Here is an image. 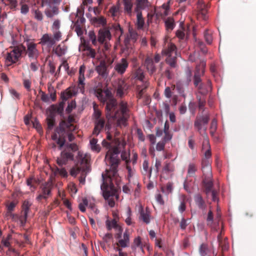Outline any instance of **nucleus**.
<instances>
[{
    "instance_id": "31",
    "label": "nucleus",
    "mask_w": 256,
    "mask_h": 256,
    "mask_svg": "<svg viewBox=\"0 0 256 256\" xmlns=\"http://www.w3.org/2000/svg\"><path fill=\"white\" fill-rule=\"evenodd\" d=\"M46 121L48 125V130H52L55 125V116L53 114H48Z\"/></svg>"
},
{
    "instance_id": "56",
    "label": "nucleus",
    "mask_w": 256,
    "mask_h": 256,
    "mask_svg": "<svg viewBox=\"0 0 256 256\" xmlns=\"http://www.w3.org/2000/svg\"><path fill=\"white\" fill-rule=\"evenodd\" d=\"M53 34V38L54 39L56 42H58L62 38V32L60 30H52Z\"/></svg>"
},
{
    "instance_id": "37",
    "label": "nucleus",
    "mask_w": 256,
    "mask_h": 256,
    "mask_svg": "<svg viewBox=\"0 0 256 256\" xmlns=\"http://www.w3.org/2000/svg\"><path fill=\"white\" fill-rule=\"evenodd\" d=\"M152 168L149 169L148 168V162L146 160L144 161L142 163V174L144 175H146V174H148L149 177L150 178L152 175Z\"/></svg>"
},
{
    "instance_id": "55",
    "label": "nucleus",
    "mask_w": 256,
    "mask_h": 256,
    "mask_svg": "<svg viewBox=\"0 0 256 256\" xmlns=\"http://www.w3.org/2000/svg\"><path fill=\"white\" fill-rule=\"evenodd\" d=\"M138 36V33L132 30H129V38L130 40H132L134 42H136L137 40Z\"/></svg>"
},
{
    "instance_id": "44",
    "label": "nucleus",
    "mask_w": 256,
    "mask_h": 256,
    "mask_svg": "<svg viewBox=\"0 0 256 256\" xmlns=\"http://www.w3.org/2000/svg\"><path fill=\"white\" fill-rule=\"evenodd\" d=\"M94 24H98L102 26H105L106 24V20L103 16L94 17L92 18Z\"/></svg>"
},
{
    "instance_id": "19",
    "label": "nucleus",
    "mask_w": 256,
    "mask_h": 256,
    "mask_svg": "<svg viewBox=\"0 0 256 256\" xmlns=\"http://www.w3.org/2000/svg\"><path fill=\"white\" fill-rule=\"evenodd\" d=\"M111 36L110 31L106 29H101L98 32V40L102 44L106 38H110Z\"/></svg>"
},
{
    "instance_id": "57",
    "label": "nucleus",
    "mask_w": 256,
    "mask_h": 256,
    "mask_svg": "<svg viewBox=\"0 0 256 256\" xmlns=\"http://www.w3.org/2000/svg\"><path fill=\"white\" fill-rule=\"evenodd\" d=\"M88 205V200L86 198H84L82 202L78 204V208L82 212L86 211V206Z\"/></svg>"
},
{
    "instance_id": "13",
    "label": "nucleus",
    "mask_w": 256,
    "mask_h": 256,
    "mask_svg": "<svg viewBox=\"0 0 256 256\" xmlns=\"http://www.w3.org/2000/svg\"><path fill=\"white\" fill-rule=\"evenodd\" d=\"M149 86V82H142V84H137L136 86V98L138 99H140L144 98V96L147 88Z\"/></svg>"
},
{
    "instance_id": "42",
    "label": "nucleus",
    "mask_w": 256,
    "mask_h": 256,
    "mask_svg": "<svg viewBox=\"0 0 256 256\" xmlns=\"http://www.w3.org/2000/svg\"><path fill=\"white\" fill-rule=\"evenodd\" d=\"M148 0H137L136 7L135 9L136 12H138L140 9H144L148 6Z\"/></svg>"
},
{
    "instance_id": "34",
    "label": "nucleus",
    "mask_w": 256,
    "mask_h": 256,
    "mask_svg": "<svg viewBox=\"0 0 256 256\" xmlns=\"http://www.w3.org/2000/svg\"><path fill=\"white\" fill-rule=\"evenodd\" d=\"M202 170L205 178L210 179L212 176V168L210 164H206V166H202Z\"/></svg>"
},
{
    "instance_id": "2",
    "label": "nucleus",
    "mask_w": 256,
    "mask_h": 256,
    "mask_svg": "<svg viewBox=\"0 0 256 256\" xmlns=\"http://www.w3.org/2000/svg\"><path fill=\"white\" fill-rule=\"evenodd\" d=\"M94 92L102 102L104 104L106 102V118L108 120L112 118L116 120L118 126H126L130 116V111L127 102L121 100L118 103L108 90H102L96 87L94 88Z\"/></svg>"
},
{
    "instance_id": "29",
    "label": "nucleus",
    "mask_w": 256,
    "mask_h": 256,
    "mask_svg": "<svg viewBox=\"0 0 256 256\" xmlns=\"http://www.w3.org/2000/svg\"><path fill=\"white\" fill-rule=\"evenodd\" d=\"M204 192L208 195V194L213 190V182L210 179L204 178L203 180Z\"/></svg>"
},
{
    "instance_id": "23",
    "label": "nucleus",
    "mask_w": 256,
    "mask_h": 256,
    "mask_svg": "<svg viewBox=\"0 0 256 256\" xmlns=\"http://www.w3.org/2000/svg\"><path fill=\"white\" fill-rule=\"evenodd\" d=\"M104 125L105 121L104 119L100 118L96 120L93 134L98 135L100 131L104 128Z\"/></svg>"
},
{
    "instance_id": "18",
    "label": "nucleus",
    "mask_w": 256,
    "mask_h": 256,
    "mask_svg": "<svg viewBox=\"0 0 256 256\" xmlns=\"http://www.w3.org/2000/svg\"><path fill=\"white\" fill-rule=\"evenodd\" d=\"M64 102H60L58 106L52 105L50 108V114H53L56 117V114H62L64 111Z\"/></svg>"
},
{
    "instance_id": "33",
    "label": "nucleus",
    "mask_w": 256,
    "mask_h": 256,
    "mask_svg": "<svg viewBox=\"0 0 256 256\" xmlns=\"http://www.w3.org/2000/svg\"><path fill=\"white\" fill-rule=\"evenodd\" d=\"M165 26L166 30L171 31L175 26L174 21L173 18L169 17L164 20Z\"/></svg>"
},
{
    "instance_id": "12",
    "label": "nucleus",
    "mask_w": 256,
    "mask_h": 256,
    "mask_svg": "<svg viewBox=\"0 0 256 256\" xmlns=\"http://www.w3.org/2000/svg\"><path fill=\"white\" fill-rule=\"evenodd\" d=\"M56 42V40L51 34H46L42 36L40 44L42 46H46L48 48H50L54 45Z\"/></svg>"
},
{
    "instance_id": "22",
    "label": "nucleus",
    "mask_w": 256,
    "mask_h": 256,
    "mask_svg": "<svg viewBox=\"0 0 256 256\" xmlns=\"http://www.w3.org/2000/svg\"><path fill=\"white\" fill-rule=\"evenodd\" d=\"M58 8L56 6H50L46 8L44 11L46 16L49 18H52L55 16L58 15Z\"/></svg>"
},
{
    "instance_id": "11",
    "label": "nucleus",
    "mask_w": 256,
    "mask_h": 256,
    "mask_svg": "<svg viewBox=\"0 0 256 256\" xmlns=\"http://www.w3.org/2000/svg\"><path fill=\"white\" fill-rule=\"evenodd\" d=\"M128 66V62L126 58H122L119 62L116 64L114 70L118 74L122 75L126 71Z\"/></svg>"
},
{
    "instance_id": "43",
    "label": "nucleus",
    "mask_w": 256,
    "mask_h": 256,
    "mask_svg": "<svg viewBox=\"0 0 256 256\" xmlns=\"http://www.w3.org/2000/svg\"><path fill=\"white\" fill-rule=\"evenodd\" d=\"M32 204L27 200H25L22 204V210L21 214H28Z\"/></svg>"
},
{
    "instance_id": "58",
    "label": "nucleus",
    "mask_w": 256,
    "mask_h": 256,
    "mask_svg": "<svg viewBox=\"0 0 256 256\" xmlns=\"http://www.w3.org/2000/svg\"><path fill=\"white\" fill-rule=\"evenodd\" d=\"M28 218V214H24L20 213V215L19 216L18 221L20 222V226H24Z\"/></svg>"
},
{
    "instance_id": "26",
    "label": "nucleus",
    "mask_w": 256,
    "mask_h": 256,
    "mask_svg": "<svg viewBox=\"0 0 256 256\" xmlns=\"http://www.w3.org/2000/svg\"><path fill=\"white\" fill-rule=\"evenodd\" d=\"M194 200L198 208L202 210L205 209L206 204L204 200L200 194H196L194 196Z\"/></svg>"
},
{
    "instance_id": "48",
    "label": "nucleus",
    "mask_w": 256,
    "mask_h": 256,
    "mask_svg": "<svg viewBox=\"0 0 256 256\" xmlns=\"http://www.w3.org/2000/svg\"><path fill=\"white\" fill-rule=\"evenodd\" d=\"M53 171L56 174H58L64 178L68 176V172L64 168L56 167Z\"/></svg>"
},
{
    "instance_id": "10",
    "label": "nucleus",
    "mask_w": 256,
    "mask_h": 256,
    "mask_svg": "<svg viewBox=\"0 0 256 256\" xmlns=\"http://www.w3.org/2000/svg\"><path fill=\"white\" fill-rule=\"evenodd\" d=\"M86 70V66L84 65H82L80 66L79 69V76L78 81V88L80 90V92L84 94L85 92V77L84 72Z\"/></svg>"
},
{
    "instance_id": "32",
    "label": "nucleus",
    "mask_w": 256,
    "mask_h": 256,
    "mask_svg": "<svg viewBox=\"0 0 256 256\" xmlns=\"http://www.w3.org/2000/svg\"><path fill=\"white\" fill-rule=\"evenodd\" d=\"M136 15V27L138 30H141L143 28L144 20L142 16V13L140 12H137Z\"/></svg>"
},
{
    "instance_id": "24",
    "label": "nucleus",
    "mask_w": 256,
    "mask_h": 256,
    "mask_svg": "<svg viewBox=\"0 0 256 256\" xmlns=\"http://www.w3.org/2000/svg\"><path fill=\"white\" fill-rule=\"evenodd\" d=\"M140 218L144 222L148 224L150 222V214L148 211L146 210H144L141 206L140 210Z\"/></svg>"
},
{
    "instance_id": "63",
    "label": "nucleus",
    "mask_w": 256,
    "mask_h": 256,
    "mask_svg": "<svg viewBox=\"0 0 256 256\" xmlns=\"http://www.w3.org/2000/svg\"><path fill=\"white\" fill-rule=\"evenodd\" d=\"M197 43L202 52L203 54H206L208 52V50L206 47L204 43L202 42L200 40L198 41Z\"/></svg>"
},
{
    "instance_id": "64",
    "label": "nucleus",
    "mask_w": 256,
    "mask_h": 256,
    "mask_svg": "<svg viewBox=\"0 0 256 256\" xmlns=\"http://www.w3.org/2000/svg\"><path fill=\"white\" fill-rule=\"evenodd\" d=\"M34 18L38 20L42 21L43 19L42 12L38 10L34 11Z\"/></svg>"
},
{
    "instance_id": "59",
    "label": "nucleus",
    "mask_w": 256,
    "mask_h": 256,
    "mask_svg": "<svg viewBox=\"0 0 256 256\" xmlns=\"http://www.w3.org/2000/svg\"><path fill=\"white\" fill-rule=\"evenodd\" d=\"M72 96V93L70 90H66L61 94V98L63 100H66L68 98Z\"/></svg>"
},
{
    "instance_id": "54",
    "label": "nucleus",
    "mask_w": 256,
    "mask_h": 256,
    "mask_svg": "<svg viewBox=\"0 0 256 256\" xmlns=\"http://www.w3.org/2000/svg\"><path fill=\"white\" fill-rule=\"evenodd\" d=\"M204 145H206L208 148V149L206 151V152L204 153V156L206 158L205 159H208V158H210L212 156V153H211L210 148V146L208 142V141L204 142H203L202 146L204 147Z\"/></svg>"
},
{
    "instance_id": "41",
    "label": "nucleus",
    "mask_w": 256,
    "mask_h": 256,
    "mask_svg": "<svg viewBox=\"0 0 256 256\" xmlns=\"http://www.w3.org/2000/svg\"><path fill=\"white\" fill-rule=\"evenodd\" d=\"M2 2L6 6H9L12 10H16L18 6L17 0H2Z\"/></svg>"
},
{
    "instance_id": "50",
    "label": "nucleus",
    "mask_w": 256,
    "mask_h": 256,
    "mask_svg": "<svg viewBox=\"0 0 256 256\" xmlns=\"http://www.w3.org/2000/svg\"><path fill=\"white\" fill-rule=\"evenodd\" d=\"M184 189L188 192H191L192 188V180H189V178H186L184 183Z\"/></svg>"
},
{
    "instance_id": "5",
    "label": "nucleus",
    "mask_w": 256,
    "mask_h": 256,
    "mask_svg": "<svg viewBox=\"0 0 256 256\" xmlns=\"http://www.w3.org/2000/svg\"><path fill=\"white\" fill-rule=\"evenodd\" d=\"M24 50H25V46L22 44L14 47L10 52L7 54L6 60L12 63H16L21 56Z\"/></svg>"
},
{
    "instance_id": "35",
    "label": "nucleus",
    "mask_w": 256,
    "mask_h": 256,
    "mask_svg": "<svg viewBox=\"0 0 256 256\" xmlns=\"http://www.w3.org/2000/svg\"><path fill=\"white\" fill-rule=\"evenodd\" d=\"M26 183L28 186H30L32 190H34L36 188L38 180L34 176H32L27 178Z\"/></svg>"
},
{
    "instance_id": "14",
    "label": "nucleus",
    "mask_w": 256,
    "mask_h": 256,
    "mask_svg": "<svg viewBox=\"0 0 256 256\" xmlns=\"http://www.w3.org/2000/svg\"><path fill=\"white\" fill-rule=\"evenodd\" d=\"M144 66L150 75L156 71V68L154 64L153 58L152 56H146L144 60Z\"/></svg>"
},
{
    "instance_id": "6",
    "label": "nucleus",
    "mask_w": 256,
    "mask_h": 256,
    "mask_svg": "<svg viewBox=\"0 0 256 256\" xmlns=\"http://www.w3.org/2000/svg\"><path fill=\"white\" fill-rule=\"evenodd\" d=\"M75 122V118L72 115H70L68 119L62 120L60 124V130L62 132L68 131H74L76 129V126L72 123Z\"/></svg>"
},
{
    "instance_id": "1",
    "label": "nucleus",
    "mask_w": 256,
    "mask_h": 256,
    "mask_svg": "<svg viewBox=\"0 0 256 256\" xmlns=\"http://www.w3.org/2000/svg\"><path fill=\"white\" fill-rule=\"evenodd\" d=\"M102 145L108 149L105 156V160L106 164L110 166V168L106 170L104 174H102L103 182L100 188L104 198L110 206L112 208L115 205V200L118 198V196L114 188L112 181L114 179L118 180L117 168L120 162L118 155L125 144L122 143L118 140L116 142V146L112 147L110 142L103 140Z\"/></svg>"
},
{
    "instance_id": "62",
    "label": "nucleus",
    "mask_w": 256,
    "mask_h": 256,
    "mask_svg": "<svg viewBox=\"0 0 256 256\" xmlns=\"http://www.w3.org/2000/svg\"><path fill=\"white\" fill-rule=\"evenodd\" d=\"M76 102L74 101H72L70 103L68 104L66 108V112L68 114L70 113L72 110L76 108Z\"/></svg>"
},
{
    "instance_id": "30",
    "label": "nucleus",
    "mask_w": 256,
    "mask_h": 256,
    "mask_svg": "<svg viewBox=\"0 0 256 256\" xmlns=\"http://www.w3.org/2000/svg\"><path fill=\"white\" fill-rule=\"evenodd\" d=\"M197 166L194 163H190L188 166V172L186 178L194 177L196 172L197 171Z\"/></svg>"
},
{
    "instance_id": "21",
    "label": "nucleus",
    "mask_w": 256,
    "mask_h": 256,
    "mask_svg": "<svg viewBox=\"0 0 256 256\" xmlns=\"http://www.w3.org/2000/svg\"><path fill=\"white\" fill-rule=\"evenodd\" d=\"M202 76H198V74H194V84L196 87L198 88V89L200 90V92L204 94H206L208 90H207L206 92H203L202 90L203 88L204 84L202 82L201 77Z\"/></svg>"
},
{
    "instance_id": "27",
    "label": "nucleus",
    "mask_w": 256,
    "mask_h": 256,
    "mask_svg": "<svg viewBox=\"0 0 256 256\" xmlns=\"http://www.w3.org/2000/svg\"><path fill=\"white\" fill-rule=\"evenodd\" d=\"M66 50L67 47L64 42H62L57 46L54 50L55 54L58 56H61L64 55L66 54Z\"/></svg>"
},
{
    "instance_id": "4",
    "label": "nucleus",
    "mask_w": 256,
    "mask_h": 256,
    "mask_svg": "<svg viewBox=\"0 0 256 256\" xmlns=\"http://www.w3.org/2000/svg\"><path fill=\"white\" fill-rule=\"evenodd\" d=\"M64 148L61 152L60 157L57 158L56 162L60 166L66 165L68 160H73V153L78 150V146L76 144H64Z\"/></svg>"
},
{
    "instance_id": "61",
    "label": "nucleus",
    "mask_w": 256,
    "mask_h": 256,
    "mask_svg": "<svg viewBox=\"0 0 256 256\" xmlns=\"http://www.w3.org/2000/svg\"><path fill=\"white\" fill-rule=\"evenodd\" d=\"M130 154L126 151H122L121 154V158L122 160H125L126 164H129L130 160H129Z\"/></svg>"
},
{
    "instance_id": "17",
    "label": "nucleus",
    "mask_w": 256,
    "mask_h": 256,
    "mask_svg": "<svg viewBox=\"0 0 256 256\" xmlns=\"http://www.w3.org/2000/svg\"><path fill=\"white\" fill-rule=\"evenodd\" d=\"M162 54L167 56H174L173 54H176V47L174 44L169 43L166 48L162 50Z\"/></svg>"
},
{
    "instance_id": "49",
    "label": "nucleus",
    "mask_w": 256,
    "mask_h": 256,
    "mask_svg": "<svg viewBox=\"0 0 256 256\" xmlns=\"http://www.w3.org/2000/svg\"><path fill=\"white\" fill-rule=\"evenodd\" d=\"M84 50L86 52V55L90 58H94L96 57V50L89 46H84Z\"/></svg>"
},
{
    "instance_id": "3",
    "label": "nucleus",
    "mask_w": 256,
    "mask_h": 256,
    "mask_svg": "<svg viewBox=\"0 0 256 256\" xmlns=\"http://www.w3.org/2000/svg\"><path fill=\"white\" fill-rule=\"evenodd\" d=\"M90 160L89 155L87 154L83 155L78 152V162L70 170V174L72 176L76 177L78 174H80L79 182L82 184L85 183L86 178L90 170L88 164Z\"/></svg>"
},
{
    "instance_id": "36",
    "label": "nucleus",
    "mask_w": 256,
    "mask_h": 256,
    "mask_svg": "<svg viewBox=\"0 0 256 256\" xmlns=\"http://www.w3.org/2000/svg\"><path fill=\"white\" fill-rule=\"evenodd\" d=\"M205 66L206 62H202L200 64L196 66L194 72V74H198V76H202L204 73Z\"/></svg>"
},
{
    "instance_id": "52",
    "label": "nucleus",
    "mask_w": 256,
    "mask_h": 256,
    "mask_svg": "<svg viewBox=\"0 0 256 256\" xmlns=\"http://www.w3.org/2000/svg\"><path fill=\"white\" fill-rule=\"evenodd\" d=\"M202 121L200 118V117H197L195 120L194 123V127L197 128L198 132H200V134H201L202 133Z\"/></svg>"
},
{
    "instance_id": "8",
    "label": "nucleus",
    "mask_w": 256,
    "mask_h": 256,
    "mask_svg": "<svg viewBox=\"0 0 256 256\" xmlns=\"http://www.w3.org/2000/svg\"><path fill=\"white\" fill-rule=\"evenodd\" d=\"M106 226L108 230H110L112 228L114 230L116 233L117 238H121L122 228L118 224L116 218L109 219L108 218L106 221Z\"/></svg>"
},
{
    "instance_id": "28",
    "label": "nucleus",
    "mask_w": 256,
    "mask_h": 256,
    "mask_svg": "<svg viewBox=\"0 0 256 256\" xmlns=\"http://www.w3.org/2000/svg\"><path fill=\"white\" fill-rule=\"evenodd\" d=\"M120 3L118 1L116 5L112 6L108 10V12L110 14V16L113 18L117 16L118 14L120 12Z\"/></svg>"
},
{
    "instance_id": "47",
    "label": "nucleus",
    "mask_w": 256,
    "mask_h": 256,
    "mask_svg": "<svg viewBox=\"0 0 256 256\" xmlns=\"http://www.w3.org/2000/svg\"><path fill=\"white\" fill-rule=\"evenodd\" d=\"M98 140L93 138L90 140V144L92 150L96 152H99L100 150V147L98 144H97Z\"/></svg>"
},
{
    "instance_id": "40",
    "label": "nucleus",
    "mask_w": 256,
    "mask_h": 256,
    "mask_svg": "<svg viewBox=\"0 0 256 256\" xmlns=\"http://www.w3.org/2000/svg\"><path fill=\"white\" fill-rule=\"evenodd\" d=\"M134 76L135 78L140 81V84H142V82H145L144 80V76L143 71L140 68H136L134 72Z\"/></svg>"
},
{
    "instance_id": "46",
    "label": "nucleus",
    "mask_w": 256,
    "mask_h": 256,
    "mask_svg": "<svg viewBox=\"0 0 256 256\" xmlns=\"http://www.w3.org/2000/svg\"><path fill=\"white\" fill-rule=\"evenodd\" d=\"M175 89V86L174 84L172 85L171 86H166L165 88V90H164V96L168 98H171L173 96V90Z\"/></svg>"
},
{
    "instance_id": "16",
    "label": "nucleus",
    "mask_w": 256,
    "mask_h": 256,
    "mask_svg": "<svg viewBox=\"0 0 256 256\" xmlns=\"http://www.w3.org/2000/svg\"><path fill=\"white\" fill-rule=\"evenodd\" d=\"M128 89V86L124 80H119L118 82L116 88V95L120 97H122L124 92Z\"/></svg>"
},
{
    "instance_id": "60",
    "label": "nucleus",
    "mask_w": 256,
    "mask_h": 256,
    "mask_svg": "<svg viewBox=\"0 0 256 256\" xmlns=\"http://www.w3.org/2000/svg\"><path fill=\"white\" fill-rule=\"evenodd\" d=\"M214 220L213 213L211 210H210L208 212V216L206 218L207 224L211 226Z\"/></svg>"
},
{
    "instance_id": "7",
    "label": "nucleus",
    "mask_w": 256,
    "mask_h": 256,
    "mask_svg": "<svg viewBox=\"0 0 256 256\" xmlns=\"http://www.w3.org/2000/svg\"><path fill=\"white\" fill-rule=\"evenodd\" d=\"M37 44L33 42H27L26 48L25 46V52L31 60H36L38 58L40 52L37 49Z\"/></svg>"
},
{
    "instance_id": "15",
    "label": "nucleus",
    "mask_w": 256,
    "mask_h": 256,
    "mask_svg": "<svg viewBox=\"0 0 256 256\" xmlns=\"http://www.w3.org/2000/svg\"><path fill=\"white\" fill-rule=\"evenodd\" d=\"M108 66L104 60H101L100 64L96 68V70L100 76H106L108 73Z\"/></svg>"
},
{
    "instance_id": "38",
    "label": "nucleus",
    "mask_w": 256,
    "mask_h": 256,
    "mask_svg": "<svg viewBox=\"0 0 256 256\" xmlns=\"http://www.w3.org/2000/svg\"><path fill=\"white\" fill-rule=\"evenodd\" d=\"M166 62L171 68H176V54L172 56H168L166 60Z\"/></svg>"
},
{
    "instance_id": "9",
    "label": "nucleus",
    "mask_w": 256,
    "mask_h": 256,
    "mask_svg": "<svg viewBox=\"0 0 256 256\" xmlns=\"http://www.w3.org/2000/svg\"><path fill=\"white\" fill-rule=\"evenodd\" d=\"M52 189L51 184L46 183L43 184L42 186V192L36 198V200L40 202L42 199L46 200L52 194Z\"/></svg>"
},
{
    "instance_id": "45",
    "label": "nucleus",
    "mask_w": 256,
    "mask_h": 256,
    "mask_svg": "<svg viewBox=\"0 0 256 256\" xmlns=\"http://www.w3.org/2000/svg\"><path fill=\"white\" fill-rule=\"evenodd\" d=\"M204 38L207 44H210L213 40L212 32L208 30H205L204 32Z\"/></svg>"
},
{
    "instance_id": "53",
    "label": "nucleus",
    "mask_w": 256,
    "mask_h": 256,
    "mask_svg": "<svg viewBox=\"0 0 256 256\" xmlns=\"http://www.w3.org/2000/svg\"><path fill=\"white\" fill-rule=\"evenodd\" d=\"M217 129V122L216 119H213L210 124V134L214 136Z\"/></svg>"
},
{
    "instance_id": "51",
    "label": "nucleus",
    "mask_w": 256,
    "mask_h": 256,
    "mask_svg": "<svg viewBox=\"0 0 256 256\" xmlns=\"http://www.w3.org/2000/svg\"><path fill=\"white\" fill-rule=\"evenodd\" d=\"M186 82L188 84L192 81V72L189 67H186L185 70Z\"/></svg>"
},
{
    "instance_id": "39",
    "label": "nucleus",
    "mask_w": 256,
    "mask_h": 256,
    "mask_svg": "<svg viewBox=\"0 0 256 256\" xmlns=\"http://www.w3.org/2000/svg\"><path fill=\"white\" fill-rule=\"evenodd\" d=\"M174 86L178 93L185 98H186V95L184 93V88L182 84L180 82H178L176 84H174Z\"/></svg>"
},
{
    "instance_id": "25",
    "label": "nucleus",
    "mask_w": 256,
    "mask_h": 256,
    "mask_svg": "<svg viewBox=\"0 0 256 256\" xmlns=\"http://www.w3.org/2000/svg\"><path fill=\"white\" fill-rule=\"evenodd\" d=\"M123 4L124 6V13L129 16H131L132 14V8L133 7L132 0H123Z\"/></svg>"
},
{
    "instance_id": "20",
    "label": "nucleus",
    "mask_w": 256,
    "mask_h": 256,
    "mask_svg": "<svg viewBox=\"0 0 256 256\" xmlns=\"http://www.w3.org/2000/svg\"><path fill=\"white\" fill-rule=\"evenodd\" d=\"M52 138L56 141V144L58 145V149L61 150L66 142L65 136H63V134L60 135L58 138L56 134H54L52 136Z\"/></svg>"
}]
</instances>
